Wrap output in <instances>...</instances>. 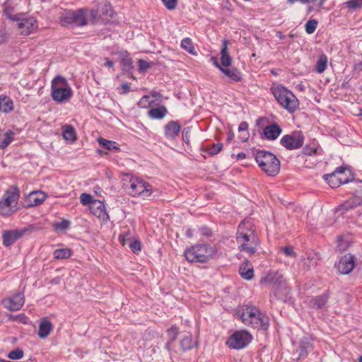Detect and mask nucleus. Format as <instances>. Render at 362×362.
Here are the masks:
<instances>
[{
	"mask_svg": "<svg viewBox=\"0 0 362 362\" xmlns=\"http://www.w3.org/2000/svg\"><path fill=\"white\" fill-rule=\"evenodd\" d=\"M237 314L245 325L258 330H267L269 327V317L255 306L243 305L238 308Z\"/></svg>",
	"mask_w": 362,
	"mask_h": 362,
	"instance_id": "obj_1",
	"label": "nucleus"
},
{
	"mask_svg": "<svg viewBox=\"0 0 362 362\" xmlns=\"http://www.w3.org/2000/svg\"><path fill=\"white\" fill-rule=\"evenodd\" d=\"M236 239L240 250L250 255L255 254L259 245V240L250 221L245 220L239 225Z\"/></svg>",
	"mask_w": 362,
	"mask_h": 362,
	"instance_id": "obj_2",
	"label": "nucleus"
},
{
	"mask_svg": "<svg viewBox=\"0 0 362 362\" xmlns=\"http://www.w3.org/2000/svg\"><path fill=\"white\" fill-rule=\"evenodd\" d=\"M72 94L71 88L65 78L58 76L52 81L51 96L54 101L65 103L71 98Z\"/></svg>",
	"mask_w": 362,
	"mask_h": 362,
	"instance_id": "obj_3",
	"label": "nucleus"
},
{
	"mask_svg": "<svg viewBox=\"0 0 362 362\" xmlns=\"http://www.w3.org/2000/svg\"><path fill=\"white\" fill-rule=\"evenodd\" d=\"M255 160L261 169L269 176H274L280 171V161L270 152L257 151Z\"/></svg>",
	"mask_w": 362,
	"mask_h": 362,
	"instance_id": "obj_4",
	"label": "nucleus"
},
{
	"mask_svg": "<svg viewBox=\"0 0 362 362\" xmlns=\"http://www.w3.org/2000/svg\"><path fill=\"white\" fill-rule=\"evenodd\" d=\"M272 92L278 103L290 112H294L298 106V100L292 92L281 85L274 86Z\"/></svg>",
	"mask_w": 362,
	"mask_h": 362,
	"instance_id": "obj_5",
	"label": "nucleus"
},
{
	"mask_svg": "<svg viewBox=\"0 0 362 362\" xmlns=\"http://www.w3.org/2000/svg\"><path fill=\"white\" fill-rule=\"evenodd\" d=\"M19 194L16 189L7 190L0 200V214L4 216H9L17 209Z\"/></svg>",
	"mask_w": 362,
	"mask_h": 362,
	"instance_id": "obj_6",
	"label": "nucleus"
},
{
	"mask_svg": "<svg viewBox=\"0 0 362 362\" xmlns=\"http://www.w3.org/2000/svg\"><path fill=\"white\" fill-rule=\"evenodd\" d=\"M128 193L132 197H141L144 199L148 198L153 192V187L144 180L132 177Z\"/></svg>",
	"mask_w": 362,
	"mask_h": 362,
	"instance_id": "obj_7",
	"label": "nucleus"
},
{
	"mask_svg": "<svg viewBox=\"0 0 362 362\" xmlns=\"http://www.w3.org/2000/svg\"><path fill=\"white\" fill-rule=\"evenodd\" d=\"M6 17L12 21L18 22V28L22 35H28L37 29L36 20L33 17L21 18L18 15H11L5 12Z\"/></svg>",
	"mask_w": 362,
	"mask_h": 362,
	"instance_id": "obj_8",
	"label": "nucleus"
},
{
	"mask_svg": "<svg viewBox=\"0 0 362 362\" xmlns=\"http://www.w3.org/2000/svg\"><path fill=\"white\" fill-rule=\"evenodd\" d=\"M252 339V335L248 332L236 331L228 338L226 344L231 349H240L245 347Z\"/></svg>",
	"mask_w": 362,
	"mask_h": 362,
	"instance_id": "obj_9",
	"label": "nucleus"
},
{
	"mask_svg": "<svg viewBox=\"0 0 362 362\" xmlns=\"http://www.w3.org/2000/svg\"><path fill=\"white\" fill-rule=\"evenodd\" d=\"M262 281L272 284L275 290V294L279 296L282 291L283 295H287L288 287L283 276L279 272H270L262 279Z\"/></svg>",
	"mask_w": 362,
	"mask_h": 362,
	"instance_id": "obj_10",
	"label": "nucleus"
},
{
	"mask_svg": "<svg viewBox=\"0 0 362 362\" xmlns=\"http://www.w3.org/2000/svg\"><path fill=\"white\" fill-rule=\"evenodd\" d=\"M60 23L63 26L69 25H84L86 24L85 13L82 10L66 12L60 19Z\"/></svg>",
	"mask_w": 362,
	"mask_h": 362,
	"instance_id": "obj_11",
	"label": "nucleus"
},
{
	"mask_svg": "<svg viewBox=\"0 0 362 362\" xmlns=\"http://www.w3.org/2000/svg\"><path fill=\"white\" fill-rule=\"evenodd\" d=\"M304 136L300 133L286 134L281 139L283 146L289 150L297 149L303 145Z\"/></svg>",
	"mask_w": 362,
	"mask_h": 362,
	"instance_id": "obj_12",
	"label": "nucleus"
},
{
	"mask_svg": "<svg viewBox=\"0 0 362 362\" xmlns=\"http://www.w3.org/2000/svg\"><path fill=\"white\" fill-rule=\"evenodd\" d=\"M24 302V294L22 292H18L13 296L4 299L2 303L6 309L11 311H18L23 307Z\"/></svg>",
	"mask_w": 362,
	"mask_h": 362,
	"instance_id": "obj_13",
	"label": "nucleus"
},
{
	"mask_svg": "<svg viewBox=\"0 0 362 362\" xmlns=\"http://www.w3.org/2000/svg\"><path fill=\"white\" fill-rule=\"evenodd\" d=\"M344 173V168L340 167L332 173L325 175V179L332 188H336L347 182V179L342 177Z\"/></svg>",
	"mask_w": 362,
	"mask_h": 362,
	"instance_id": "obj_14",
	"label": "nucleus"
},
{
	"mask_svg": "<svg viewBox=\"0 0 362 362\" xmlns=\"http://www.w3.org/2000/svg\"><path fill=\"white\" fill-rule=\"evenodd\" d=\"M186 259L191 262H204V247L201 245L192 246L185 252Z\"/></svg>",
	"mask_w": 362,
	"mask_h": 362,
	"instance_id": "obj_15",
	"label": "nucleus"
},
{
	"mask_svg": "<svg viewBox=\"0 0 362 362\" xmlns=\"http://www.w3.org/2000/svg\"><path fill=\"white\" fill-rule=\"evenodd\" d=\"M355 267V257L351 254H346L339 262L338 269L340 273L347 274Z\"/></svg>",
	"mask_w": 362,
	"mask_h": 362,
	"instance_id": "obj_16",
	"label": "nucleus"
},
{
	"mask_svg": "<svg viewBox=\"0 0 362 362\" xmlns=\"http://www.w3.org/2000/svg\"><path fill=\"white\" fill-rule=\"evenodd\" d=\"M214 64L232 81L238 82L242 80L241 73L238 70V69L231 66V65L227 67H221V65L216 60L214 61Z\"/></svg>",
	"mask_w": 362,
	"mask_h": 362,
	"instance_id": "obj_17",
	"label": "nucleus"
},
{
	"mask_svg": "<svg viewBox=\"0 0 362 362\" xmlns=\"http://www.w3.org/2000/svg\"><path fill=\"white\" fill-rule=\"evenodd\" d=\"M89 209L92 214L100 219L105 220L108 218V215L105 211V204L99 200H93L89 206Z\"/></svg>",
	"mask_w": 362,
	"mask_h": 362,
	"instance_id": "obj_18",
	"label": "nucleus"
},
{
	"mask_svg": "<svg viewBox=\"0 0 362 362\" xmlns=\"http://www.w3.org/2000/svg\"><path fill=\"white\" fill-rule=\"evenodd\" d=\"M23 230H8L3 234V243L5 246L8 247L13 245L18 239L23 235Z\"/></svg>",
	"mask_w": 362,
	"mask_h": 362,
	"instance_id": "obj_19",
	"label": "nucleus"
},
{
	"mask_svg": "<svg viewBox=\"0 0 362 362\" xmlns=\"http://www.w3.org/2000/svg\"><path fill=\"white\" fill-rule=\"evenodd\" d=\"M282 132L281 128L276 123L264 127V134L268 140H274L279 137Z\"/></svg>",
	"mask_w": 362,
	"mask_h": 362,
	"instance_id": "obj_20",
	"label": "nucleus"
},
{
	"mask_svg": "<svg viewBox=\"0 0 362 362\" xmlns=\"http://www.w3.org/2000/svg\"><path fill=\"white\" fill-rule=\"evenodd\" d=\"M239 274L245 280H251L254 276L253 267L248 260H245L239 267Z\"/></svg>",
	"mask_w": 362,
	"mask_h": 362,
	"instance_id": "obj_21",
	"label": "nucleus"
},
{
	"mask_svg": "<svg viewBox=\"0 0 362 362\" xmlns=\"http://www.w3.org/2000/svg\"><path fill=\"white\" fill-rule=\"evenodd\" d=\"M362 204V195L351 197L339 206V210L348 211Z\"/></svg>",
	"mask_w": 362,
	"mask_h": 362,
	"instance_id": "obj_22",
	"label": "nucleus"
},
{
	"mask_svg": "<svg viewBox=\"0 0 362 362\" xmlns=\"http://www.w3.org/2000/svg\"><path fill=\"white\" fill-rule=\"evenodd\" d=\"M228 41L223 40L221 49V67H227L232 64V58L228 51Z\"/></svg>",
	"mask_w": 362,
	"mask_h": 362,
	"instance_id": "obj_23",
	"label": "nucleus"
},
{
	"mask_svg": "<svg viewBox=\"0 0 362 362\" xmlns=\"http://www.w3.org/2000/svg\"><path fill=\"white\" fill-rule=\"evenodd\" d=\"M219 250L220 245L218 243H213L211 244L205 243V261L218 256Z\"/></svg>",
	"mask_w": 362,
	"mask_h": 362,
	"instance_id": "obj_24",
	"label": "nucleus"
},
{
	"mask_svg": "<svg viewBox=\"0 0 362 362\" xmlns=\"http://www.w3.org/2000/svg\"><path fill=\"white\" fill-rule=\"evenodd\" d=\"M168 111L165 106L151 108L148 112V116L152 119H161L165 117Z\"/></svg>",
	"mask_w": 362,
	"mask_h": 362,
	"instance_id": "obj_25",
	"label": "nucleus"
},
{
	"mask_svg": "<svg viewBox=\"0 0 362 362\" xmlns=\"http://www.w3.org/2000/svg\"><path fill=\"white\" fill-rule=\"evenodd\" d=\"M46 194L41 191L33 192L28 196V200L31 206H38L46 199Z\"/></svg>",
	"mask_w": 362,
	"mask_h": 362,
	"instance_id": "obj_26",
	"label": "nucleus"
},
{
	"mask_svg": "<svg viewBox=\"0 0 362 362\" xmlns=\"http://www.w3.org/2000/svg\"><path fill=\"white\" fill-rule=\"evenodd\" d=\"M52 329V323L45 319L42 320L39 326V337L42 339L46 338L50 334Z\"/></svg>",
	"mask_w": 362,
	"mask_h": 362,
	"instance_id": "obj_27",
	"label": "nucleus"
},
{
	"mask_svg": "<svg viewBox=\"0 0 362 362\" xmlns=\"http://www.w3.org/2000/svg\"><path fill=\"white\" fill-rule=\"evenodd\" d=\"M13 110V100L6 96L1 95L0 96V111L4 113H8Z\"/></svg>",
	"mask_w": 362,
	"mask_h": 362,
	"instance_id": "obj_28",
	"label": "nucleus"
},
{
	"mask_svg": "<svg viewBox=\"0 0 362 362\" xmlns=\"http://www.w3.org/2000/svg\"><path fill=\"white\" fill-rule=\"evenodd\" d=\"M165 135L168 137H175L180 131V126L177 122H168L165 127Z\"/></svg>",
	"mask_w": 362,
	"mask_h": 362,
	"instance_id": "obj_29",
	"label": "nucleus"
},
{
	"mask_svg": "<svg viewBox=\"0 0 362 362\" xmlns=\"http://www.w3.org/2000/svg\"><path fill=\"white\" fill-rule=\"evenodd\" d=\"M13 139L14 132L11 130H8L4 134H0V148L4 149L6 148Z\"/></svg>",
	"mask_w": 362,
	"mask_h": 362,
	"instance_id": "obj_30",
	"label": "nucleus"
},
{
	"mask_svg": "<svg viewBox=\"0 0 362 362\" xmlns=\"http://www.w3.org/2000/svg\"><path fill=\"white\" fill-rule=\"evenodd\" d=\"M328 296L323 294L322 296H316L312 298L310 302V306L313 308L320 309L322 308L327 302Z\"/></svg>",
	"mask_w": 362,
	"mask_h": 362,
	"instance_id": "obj_31",
	"label": "nucleus"
},
{
	"mask_svg": "<svg viewBox=\"0 0 362 362\" xmlns=\"http://www.w3.org/2000/svg\"><path fill=\"white\" fill-rule=\"evenodd\" d=\"M313 349L312 344L309 339H304L300 341L299 346V356L305 357L306 356L308 351Z\"/></svg>",
	"mask_w": 362,
	"mask_h": 362,
	"instance_id": "obj_32",
	"label": "nucleus"
},
{
	"mask_svg": "<svg viewBox=\"0 0 362 362\" xmlns=\"http://www.w3.org/2000/svg\"><path fill=\"white\" fill-rule=\"evenodd\" d=\"M63 137L65 140L71 142L76 139V132L74 127L71 125H66L63 130Z\"/></svg>",
	"mask_w": 362,
	"mask_h": 362,
	"instance_id": "obj_33",
	"label": "nucleus"
},
{
	"mask_svg": "<svg viewBox=\"0 0 362 362\" xmlns=\"http://www.w3.org/2000/svg\"><path fill=\"white\" fill-rule=\"evenodd\" d=\"M195 345L196 341L192 339V336H186L180 341V346L183 351L191 349Z\"/></svg>",
	"mask_w": 362,
	"mask_h": 362,
	"instance_id": "obj_34",
	"label": "nucleus"
},
{
	"mask_svg": "<svg viewBox=\"0 0 362 362\" xmlns=\"http://www.w3.org/2000/svg\"><path fill=\"white\" fill-rule=\"evenodd\" d=\"M327 66V57L325 54H321L319 57L316 64V71L319 74H321L325 71Z\"/></svg>",
	"mask_w": 362,
	"mask_h": 362,
	"instance_id": "obj_35",
	"label": "nucleus"
},
{
	"mask_svg": "<svg viewBox=\"0 0 362 362\" xmlns=\"http://www.w3.org/2000/svg\"><path fill=\"white\" fill-rule=\"evenodd\" d=\"M98 143L100 146L104 147L107 150H115L118 151L119 148L115 141H109L105 139L100 138L98 139Z\"/></svg>",
	"mask_w": 362,
	"mask_h": 362,
	"instance_id": "obj_36",
	"label": "nucleus"
},
{
	"mask_svg": "<svg viewBox=\"0 0 362 362\" xmlns=\"http://www.w3.org/2000/svg\"><path fill=\"white\" fill-rule=\"evenodd\" d=\"M53 255L56 259H67L71 256V251L67 248L57 249L54 250Z\"/></svg>",
	"mask_w": 362,
	"mask_h": 362,
	"instance_id": "obj_37",
	"label": "nucleus"
},
{
	"mask_svg": "<svg viewBox=\"0 0 362 362\" xmlns=\"http://www.w3.org/2000/svg\"><path fill=\"white\" fill-rule=\"evenodd\" d=\"M121 64L123 69L126 71H130L133 69L132 59L128 56L127 54L122 55L121 58Z\"/></svg>",
	"mask_w": 362,
	"mask_h": 362,
	"instance_id": "obj_38",
	"label": "nucleus"
},
{
	"mask_svg": "<svg viewBox=\"0 0 362 362\" xmlns=\"http://www.w3.org/2000/svg\"><path fill=\"white\" fill-rule=\"evenodd\" d=\"M154 103V100L151 98L150 95L143 96L138 102V106L140 108H148Z\"/></svg>",
	"mask_w": 362,
	"mask_h": 362,
	"instance_id": "obj_39",
	"label": "nucleus"
},
{
	"mask_svg": "<svg viewBox=\"0 0 362 362\" xmlns=\"http://www.w3.org/2000/svg\"><path fill=\"white\" fill-rule=\"evenodd\" d=\"M317 264L316 255L314 253H308L307 258L305 259L303 266L309 269L310 267L315 266Z\"/></svg>",
	"mask_w": 362,
	"mask_h": 362,
	"instance_id": "obj_40",
	"label": "nucleus"
},
{
	"mask_svg": "<svg viewBox=\"0 0 362 362\" xmlns=\"http://www.w3.org/2000/svg\"><path fill=\"white\" fill-rule=\"evenodd\" d=\"M181 47L192 54H195L194 47L189 38H185L181 42Z\"/></svg>",
	"mask_w": 362,
	"mask_h": 362,
	"instance_id": "obj_41",
	"label": "nucleus"
},
{
	"mask_svg": "<svg viewBox=\"0 0 362 362\" xmlns=\"http://www.w3.org/2000/svg\"><path fill=\"white\" fill-rule=\"evenodd\" d=\"M222 148V144L217 143V144H213L211 146L208 147L207 148H205V152H206L208 154L213 156L218 152L221 151Z\"/></svg>",
	"mask_w": 362,
	"mask_h": 362,
	"instance_id": "obj_42",
	"label": "nucleus"
},
{
	"mask_svg": "<svg viewBox=\"0 0 362 362\" xmlns=\"http://www.w3.org/2000/svg\"><path fill=\"white\" fill-rule=\"evenodd\" d=\"M317 21L315 19L309 20L305 25L306 33L308 34H313L317 28Z\"/></svg>",
	"mask_w": 362,
	"mask_h": 362,
	"instance_id": "obj_43",
	"label": "nucleus"
},
{
	"mask_svg": "<svg viewBox=\"0 0 362 362\" xmlns=\"http://www.w3.org/2000/svg\"><path fill=\"white\" fill-rule=\"evenodd\" d=\"M6 316H7L8 320L12 321V322L19 321V322H23V324H26L28 320V318L24 314H19L17 315L8 314Z\"/></svg>",
	"mask_w": 362,
	"mask_h": 362,
	"instance_id": "obj_44",
	"label": "nucleus"
},
{
	"mask_svg": "<svg viewBox=\"0 0 362 362\" xmlns=\"http://www.w3.org/2000/svg\"><path fill=\"white\" fill-rule=\"evenodd\" d=\"M23 356V351L21 349L17 348L8 353V357L12 360H18L22 358Z\"/></svg>",
	"mask_w": 362,
	"mask_h": 362,
	"instance_id": "obj_45",
	"label": "nucleus"
},
{
	"mask_svg": "<svg viewBox=\"0 0 362 362\" xmlns=\"http://www.w3.org/2000/svg\"><path fill=\"white\" fill-rule=\"evenodd\" d=\"M347 8L356 10L362 7V0H349L345 3Z\"/></svg>",
	"mask_w": 362,
	"mask_h": 362,
	"instance_id": "obj_46",
	"label": "nucleus"
},
{
	"mask_svg": "<svg viewBox=\"0 0 362 362\" xmlns=\"http://www.w3.org/2000/svg\"><path fill=\"white\" fill-rule=\"evenodd\" d=\"M80 202L83 205H90L93 202V197L90 194L83 193L80 196Z\"/></svg>",
	"mask_w": 362,
	"mask_h": 362,
	"instance_id": "obj_47",
	"label": "nucleus"
},
{
	"mask_svg": "<svg viewBox=\"0 0 362 362\" xmlns=\"http://www.w3.org/2000/svg\"><path fill=\"white\" fill-rule=\"evenodd\" d=\"M338 245L337 247L340 251H344L348 248L349 243L348 240H344L342 236H339L337 239Z\"/></svg>",
	"mask_w": 362,
	"mask_h": 362,
	"instance_id": "obj_48",
	"label": "nucleus"
},
{
	"mask_svg": "<svg viewBox=\"0 0 362 362\" xmlns=\"http://www.w3.org/2000/svg\"><path fill=\"white\" fill-rule=\"evenodd\" d=\"M151 67V63L146 61L140 59L139 60V71L140 72H145Z\"/></svg>",
	"mask_w": 362,
	"mask_h": 362,
	"instance_id": "obj_49",
	"label": "nucleus"
},
{
	"mask_svg": "<svg viewBox=\"0 0 362 362\" xmlns=\"http://www.w3.org/2000/svg\"><path fill=\"white\" fill-rule=\"evenodd\" d=\"M129 247L134 253H137L141 251V243L139 240H133L129 245Z\"/></svg>",
	"mask_w": 362,
	"mask_h": 362,
	"instance_id": "obj_50",
	"label": "nucleus"
},
{
	"mask_svg": "<svg viewBox=\"0 0 362 362\" xmlns=\"http://www.w3.org/2000/svg\"><path fill=\"white\" fill-rule=\"evenodd\" d=\"M281 251H282L288 257H295L296 256V254L294 252L293 247L291 246H286L281 247Z\"/></svg>",
	"mask_w": 362,
	"mask_h": 362,
	"instance_id": "obj_51",
	"label": "nucleus"
},
{
	"mask_svg": "<svg viewBox=\"0 0 362 362\" xmlns=\"http://www.w3.org/2000/svg\"><path fill=\"white\" fill-rule=\"evenodd\" d=\"M165 6L169 9L173 10L177 6V0H161Z\"/></svg>",
	"mask_w": 362,
	"mask_h": 362,
	"instance_id": "obj_52",
	"label": "nucleus"
},
{
	"mask_svg": "<svg viewBox=\"0 0 362 362\" xmlns=\"http://www.w3.org/2000/svg\"><path fill=\"white\" fill-rule=\"evenodd\" d=\"M70 226V222L67 220H64L55 224L56 229L66 230Z\"/></svg>",
	"mask_w": 362,
	"mask_h": 362,
	"instance_id": "obj_53",
	"label": "nucleus"
},
{
	"mask_svg": "<svg viewBox=\"0 0 362 362\" xmlns=\"http://www.w3.org/2000/svg\"><path fill=\"white\" fill-rule=\"evenodd\" d=\"M317 148L316 147L305 146L303 148L304 153L308 156H312L313 154H315V153H317Z\"/></svg>",
	"mask_w": 362,
	"mask_h": 362,
	"instance_id": "obj_54",
	"label": "nucleus"
},
{
	"mask_svg": "<svg viewBox=\"0 0 362 362\" xmlns=\"http://www.w3.org/2000/svg\"><path fill=\"white\" fill-rule=\"evenodd\" d=\"M309 2L313 4V7L320 8L323 6L325 0H309Z\"/></svg>",
	"mask_w": 362,
	"mask_h": 362,
	"instance_id": "obj_55",
	"label": "nucleus"
},
{
	"mask_svg": "<svg viewBox=\"0 0 362 362\" xmlns=\"http://www.w3.org/2000/svg\"><path fill=\"white\" fill-rule=\"evenodd\" d=\"M128 235L129 232L119 235V240L122 245H124L127 243L126 237H128Z\"/></svg>",
	"mask_w": 362,
	"mask_h": 362,
	"instance_id": "obj_56",
	"label": "nucleus"
},
{
	"mask_svg": "<svg viewBox=\"0 0 362 362\" xmlns=\"http://www.w3.org/2000/svg\"><path fill=\"white\" fill-rule=\"evenodd\" d=\"M122 93H127L130 90V86L128 83H122Z\"/></svg>",
	"mask_w": 362,
	"mask_h": 362,
	"instance_id": "obj_57",
	"label": "nucleus"
},
{
	"mask_svg": "<svg viewBox=\"0 0 362 362\" xmlns=\"http://www.w3.org/2000/svg\"><path fill=\"white\" fill-rule=\"evenodd\" d=\"M248 128V124L245 122H243L239 124L238 130L240 132L246 131Z\"/></svg>",
	"mask_w": 362,
	"mask_h": 362,
	"instance_id": "obj_58",
	"label": "nucleus"
},
{
	"mask_svg": "<svg viewBox=\"0 0 362 362\" xmlns=\"http://www.w3.org/2000/svg\"><path fill=\"white\" fill-rule=\"evenodd\" d=\"M204 234H205V238H212L214 236V232L211 229L206 228H205Z\"/></svg>",
	"mask_w": 362,
	"mask_h": 362,
	"instance_id": "obj_59",
	"label": "nucleus"
},
{
	"mask_svg": "<svg viewBox=\"0 0 362 362\" xmlns=\"http://www.w3.org/2000/svg\"><path fill=\"white\" fill-rule=\"evenodd\" d=\"M105 62L104 64V66L110 67V68L113 67L114 62L112 60H110L109 58H105Z\"/></svg>",
	"mask_w": 362,
	"mask_h": 362,
	"instance_id": "obj_60",
	"label": "nucleus"
},
{
	"mask_svg": "<svg viewBox=\"0 0 362 362\" xmlns=\"http://www.w3.org/2000/svg\"><path fill=\"white\" fill-rule=\"evenodd\" d=\"M290 4H295V3H300V4H307L309 2V0H287Z\"/></svg>",
	"mask_w": 362,
	"mask_h": 362,
	"instance_id": "obj_61",
	"label": "nucleus"
},
{
	"mask_svg": "<svg viewBox=\"0 0 362 362\" xmlns=\"http://www.w3.org/2000/svg\"><path fill=\"white\" fill-rule=\"evenodd\" d=\"M233 139H234V134H233V132L231 130H230V131L228 132V136H227V139H226V141H227L228 142H230V141H231Z\"/></svg>",
	"mask_w": 362,
	"mask_h": 362,
	"instance_id": "obj_62",
	"label": "nucleus"
},
{
	"mask_svg": "<svg viewBox=\"0 0 362 362\" xmlns=\"http://www.w3.org/2000/svg\"><path fill=\"white\" fill-rule=\"evenodd\" d=\"M149 95L151 96V98H160V96H161L160 93H156V92H152V93H151V95Z\"/></svg>",
	"mask_w": 362,
	"mask_h": 362,
	"instance_id": "obj_63",
	"label": "nucleus"
},
{
	"mask_svg": "<svg viewBox=\"0 0 362 362\" xmlns=\"http://www.w3.org/2000/svg\"><path fill=\"white\" fill-rule=\"evenodd\" d=\"M245 158H246V155L244 153H239L237 155V158L239 159V160H242V159H244Z\"/></svg>",
	"mask_w": 362,
	"mask_h": 362,
	"instance_id": "obj_64",
	"label": "nucleus"
}]
</instances>
